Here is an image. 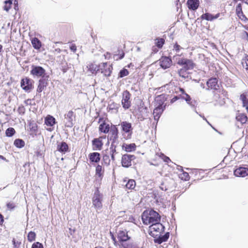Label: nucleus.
Wrapping results in <instances>:
<instances>
[{
	"instance_id": "nucleus-49",
	"label": "nucleus",
	"mask_w": 248,
	"mask_h": 248,
	"mask_svg": "<svg viewBox=\"0 0 248 248\" xmlns=\"http://www.w3.org/2000/svg\"><path fill=\"white\" fill-rule=\"evenodd\" d=\"M186 70L184 69L183 68L181 69L179 71V74L180 76L183 77L184 78H186L187 77V76H186V71H185Z\"/></svg>"
},
{
	"instance_id": "nucleus-31",
	"label": "nucleus",
	"mask_w": 248,
	"mask_h": 248,
	"mask_svg": "<svg viewBox=\"0 0 248 248\" xmlns=\"http://www.w3.org/2000/svg\"><path fill=\"white\" fill-rule=\"evenodd\" d=\"M13 0H6L4 1L3 10L7 12H9L12 7Z\"/></svg>"
},
{
	"instance_id": "nucleus-39",
	"label": "nucleus",
	"mask_w": 248,
	"mask_h": 248,
	"mask_svg": "<svg viewBox=\"0 0 248 248\" xmlns=\"http://www.w3.org/2000/svg\"><path fill=\"white\" fill-rule=\"evenodd\" d=\"M118 108V105L117 104L112 103L109 104V110H111L114 113L118 111L117 109Z\"/></svg>"
},
{
	"instance_id": "nucleus-57",
	"label": "nucleus",
	"mask_w": 248,
	"mask_h": 248,
	"mask_svg": "<svg viewBox=\"0 0 248 248\" xmlns=\"http://www.w3.org/2000/svg\"><path fill=\"white\" fill-rule=\"evenodd\" d=\"M4 222L3 216L0 213V225H2Z\"/></svg>"
},
{
	"instance_id": "nucleus-2",
	"label": "nucleus",
	"mask_w": 248,
	"mask_h": 248,
	"mask_svg": "<svg viewBox=\"0 0 248 248\" xmlns=\"http://www.w3.org/2000/svg\"><path fill=\"white\" fill-rule=\"evenodd\" d=\"M34 81L28 77L21 79L20 86L22 89L26 92H30L33 88Z\"/></svg>"
},
{
	"instance_id": "nucleus-59",
	"label": "nucleus",
	"mask_w": 248,
	"mask_h": 248,
	"mask_svg": "<svg viewBox=\"0 0 248 248\" xmlns=\"http://www.w3.org/2000/svg\"><path fill=\"white\" fill-rule=\"evenodd\" d=\"M109 234L111 236L112 239L114 241V244H115L116 243V240L115 238L114 237V235L113 234H112V233L110 232H109Z\"/></svg>"
},
{
	"instance_id": "nucleus-37",
	"label": "nucleus",
	"mask_w": 248,
	"mask_h": 248,
	"mask_svg": "<svg viewBox=\"0 0 248 248\" xmlns=\"http://www.w3.org/2000/svg\"><path fill=\"white\" fill-rule=\"evenodd\" d=\"M16 133L15 129L13 127H9L7 128L5 132V134L7 137H12Z\"/></svg>"
},
{
	"instance_id": "nucleus-3",
	"label": "nucleus",
	"mask_w": 248,
	"mask_h": 248,
	"mask_svg": "<svg viewBox=\"0 0 248 248\" xmlns=\"http://www.w3.org/2000/svg\"><path fill=\"white\" fill-rule=\"evenodd\" d=\"M150 233L152 235L157 236L164 231V226L159 222L152 224L149 227Z\"/></svg>"
},
{
	"instance_id": "nucleus-51",
	"label": "nucleus",
	"mask_w": 248,
	"mask_h": 248,
	"mask_svg": "<svg viewBox=\"0 0 248 248\" xmlns=\"http://www.w3.org/2000/svg\"><path fill=\"white\" fill-rule=\"evenodd\" d=\"M12 243H13V244L14 245L15 248H17L21 243L20 242H18L17 241L16 242V240L15 238L13 239Z\"/></svg>"
},
{
	"instance_id": "nucleus-33",
	"label": "nucleus",
	"mask_w": 248,
	"mask_h": 248,
	"mask_svg": "<svg viewBox=\"0 0 248 248\" xmlns=\"http://www.w3.org/2000/svg\"><path fill=\"white\" fill-rule=\"evenodd\" d=\"M14 144L18 148H21L25 146V142L22 139H17L15 140Z\"/></svg>"
},
{
	"instance_id": "nucleus-16",
	"label": "nucleus",
	"mask_w": 248,
	"mask_h": 248,
	"mask_svg": "<svg viewBox=\"0 0 248 248\" xmlns=\"http://www.w3.org/2000/svg\"><path fill=\"white\" fill-rule=\"evenodd\" d=\"M217 81L216 78H211L207 81V86L211 89L217 90L219 88Z\"/></svg>"
},
{
	"instance_id": "nucleus-63",
	"label": "nucleus",
	"mask_w": 248,
	"mask_h": 248,
	"mask_svg": "<svg viewBox=\"0 0 248 248\" xmlns=\"http://www.w3.org/2000/svg\"><path fill=\"white\" fill-rule=\"evenodd\" d=\"M177 99V97H175L171 99V102H174V101H175Z\"/></svg>"
},
{
	"instance_id": "nucleus-60",
	"label": "nucleus",
	"mask_w": 248,
	"mask_h": 248,
	"mask_svg": "<svg viewBox=\"0 0 248 248\" xmlns=\"http://www.w3.org/2000/svg\"><path fill=\"white\" fill-rule=\"evenodd\" d=\"M161 96L157 97L155 99V101H156V102H157L158 101H161Z\"/></svg>"
},
{
	"instance_id": "nucleus-52",
	"label": "nucleus",
	"mask_w": 248,
	"mask_h": 248,
	"mask_svg": "<svg viewBox=\"0 0 248 248\" xmlns=\"http://www.w3.org/2000/svg\"><path fill=\"white\" fill-rule=\"evenodd\" d=\"M70 49L73 52H75L77 50V46L75 44H72L70 46Z\"/></svg>"
},
{
	"instance_id": "nucleus-45",
	"label": "nucleus",
	"mask_w": 248,
	"mask_h": 248,
	"mask_svg": "<svg viewBox=\"0 0 248 248\" xmlns=\"http://www.w3.org/2000/svg\"><path fill=\"white\" fill-rule=\"evenodd\" d=\"M124 248H139L136 243H129L124 246Z\"/></svg>"
},
{
	"instance_id": "nucleus-54",
	"label": "nucleus",
	"mask_w": 248,
	"mask_h": 248,
	"mask_svg": "<svg viewBox=\"0 0 248 248\" xmlns=\"http://www.w3.org/2000/svg\"><path fill=\"white\" fill-rule=\"evenodd\" d=\"M160 188L163 191H166L168 189V188L165 185L164 183H162L160 186H159Z\"/></svg>"
},
{
	"instance_id": "nucleus-29",
	"label": "nucleus",
	"mask_w": 248,
	"mask_h": 248,
	"mask_svg": "<svg viewBox=\"0 0 248 248\" xmlns=\"http://www.w3.org/2000/svg\"><path fill=\"white\" fill-rule=\"evenodd\" d=\"M123 148H124L126 152H130L136 150V146L135 143L125 144L123 145Z\"/></svg>"
},
{
	"instance_id": "nucleus-23",
	"label": "nucleus",
	"mask_w": 248,
	"mask_h": 248,
	"mask_svg": "<svg viewBox=\"0 0 248 248\" xmlns=\"http://www.w3.org/2000/svg\"><path fill=\"white\" fill-rule=\"evenodd\" d=\"M169 236V232H167L163 235H159L157 238L155 239V242L159 244H161L164 242L167 241Z\"/></svg>"
},
{
	"instance_id": "nucleus-38",
	"label": "nucleus",
	"mask_w": 248,
	"mask_h": 248,
	"mask_svg": "<svg viewBox=\"0 0 248 248\" xmlns=\"http://www.w3.org/2000/svg\"><path fill=\"white\" fill-rule=\"evenodd\" d=\"M241 63L243 67L247 70H248V56H245V57L242 60Z\"/></svg>"
},
{
	"instance_id": "nucleus-4",
	"label": "nucleus",
	"mask_w": 248,
	"mask_h": 248,
	"mask_svg": "<svg viewBox=\"0 0 248 248\" xmlns=\"http://www.w3.org/2000/svg\"><path fill=\"white\" fill-rule=\"evenodd\" d=\"M102 195L100 193L98 189H97L93 198V204L96 209H100L102 207Z\"/></svg>"
},
{
	"instance_id": "nucleus-43",
	"label": "nucleus",
	"mask_w": 248,
	"mask_h": 248,
	"mask_svg": "<svg viewBox=\"0 0 248 248\" xmlns=\"http://www.w3.org/2000/svg\"><path fill=\"white\" fill-rule=\"evenodd\" d=\"M129 74V72L126 69H123L121 71H120L119 73V77L120 78H123L125 76H127Z\"/></svg>"
},
{
	"instance_id": "nucleus-1",
	"label": "nucleus",
	"mask_w": 248,
	"mask_h": 248,
	"mask_svg": "<svg viewBox=\"0 0 248 248\" xmlns=\"http://www.w3.org/2000/svg\"><path fill=\"white\" fill-rule=\"evenodd\" d=\"M142 220L144 224H153L160 221V216L157 212L153 210H146L142 214Z\"/></svg>"
},
{
	"instance_id": "nucleus-50",
	"label": "nucleus",
	"mask_w": 248,
	"mask_h": 248,
	"mask_svg": "<svg viewBox=\"0 0 248 248\" xmlns=\"http://www.w3.org/2000/svg\"><path fill=\"white\" fill-rule=\"evenodd\" d=\"M182 179H184L185 180H188L189 179V174L186 172H184L182 174Z\"/></svg>"
},
{
	"instance_id": "nucleus-7",
	"label": "nucleus",
	"mask_w": 248,
	"mask_h": 248,
	"mask_svg": "<svg viewBox=\"0 0 248 248\" xmlns=\"http://www.w3.org/2000/svg\"><path fill=\"white\" fill-rule=\"evenodd\" d=\"M45 73V70L41 66H33L31 74L33 76L38 77L43 76Z\"/></svg>"
},
{
	"instance_id": "nucleus-55",
	"label": "nucleus",
	"mask_w": 248,
	"mask_h": 248,
	"mask_svg": "<svg viewBox=\"0 0 248 248\" xmlns=\"http://www.w3.org/2000/svg\"><path fill=\"white\" fill-rule=\"evenodd\" d=\"M236 11L238 14H239L240 12H242L241 4H239L238 5H237L236 7Z\"/></svg>"
},
{
	"instance_id": "nucleus-20",
	"label": "nucleus",
	"mask_w": 248,
	"mask_h": 248,
	"mask_svg": "<svg viewBox=\"0 0 248 248\" xmlns=\"http://www.w3.org/2000/svg\"><path fill=\"white\" fill-rule=\"evenodd\" d=\"M240 98L243 103V106L245 107L248 112V93H243L240 95Z\"/></svg>"
},
{
	"instance_id": "nucleus-13",
	"label": "nucleus",
	"mask_w": 248,
	"mask_h": 248,
	"mask_svg": "<svg viewBox=\"0 0 248 248\" xmlns=\"http://www.w3.org/2000/svg\"><path fill=\"white\" fill-rule=\"evenodd\" d=\"M106 138V136L105 137H100L98 138L94 139L92 141L93 150H100L102 149V147L103 145L102 140L103 138Z\"/></svg>"
},
{
	"instance_id": "nucleus-40",
	"label": "nucleus",
	"mask_w": 248,
	"mask_h": 248,
	"mask_svg": "<svg viewBox=\"0 0 248 248\" xmlns=\"http://www.w3.org/2000/svg\"><path fill=\"white\" fill-rule=\"evenodd\" d=\"M96 175L101 177L103 175L102 167L100 165H97L96 167Z\"/></svg>"
},
{
	"instance_id": "nucleus-46",
	"label": "nucleus",
	"mask_w": 248,
	"mask_h": 248,
	"mask_svg": "<svg viewBox=\"0 0 248 248\" xmlns=\"http://www.w3.org/2000/svg\"><path fill=\"white\" fill-rule=\"evenodd\" d=\"M6 206L9 210H12L16 207V205L13 202H9L7 203Z\"/></svg>"
},
{
	"instance_id": "nucleus-56",
	"label": "nucleus",
	"mask_w": 248,
	"mask_h": 248,
	"mask_svg": "<svg viewBox=\"0 0 248 248\" xmlns=\"http://www.w3.org/2000/svg\"><path fill=\"white\" fill-rule=\"evenodd\" d=\"M31 99H28L25 100L24 103L26 105H31Z\"/></svg>"
},
{
	"instance_id": "nucleus-48",
	"label": "nucleus",
	"mask_w": 248,
	"mask_h": 248,
	"mask_svg": "<svg viewBox=\"0 0 248 248\" xmlns=\"http://www.w3.org/2000/svg\"><path fill=\"white\" fill-rule=\"evenodd\" d=\"M164 41L163 39H157V41L156 42V45L159 48H161L164 44Z\"/></svg>"
},
{
	"instance_id": "nucleus-15",
	"label": "nucleus",
	"mask_w": 248,
	"mask_h": 248,
	"mask_svg": "<svg viewBox=\"0 0 248 248\" xmlns=\"http://www.w3.org/2000/svg\"><path fill=\"white\" fill-rule=\"evenodd\" d=\"M234 174L237 177H244L248 175V169L244 167H240L234 170Z\"/></svg>"
},
{
	"instance_id": "nucleus-64",
	"label": "nucleus",
	"mask_w": 248,
	"mask_h": 248,
	"mask_svg": "<svg viewBox=\"0 0 248 248\" xmlns=\"http://www.w3.org/2000/svg\"><path fill=\"white\" fill-rule=\"evenodd\" d=\"M2 46L0 44V52L1 51L2 49Z\"/></svg>"
},
{
	"instance_id": "nucleus-17",
	"label": "nucleus",
	"mask_w": 248,
	"mask_h": 248,
	"mask_svg": "<svg viewBox=\"0 0 248 248\" xmlns=\"http://www.w3.org/2000/svg\"><path fill=\"white\" fill-rule=\"evenodd\" d=\"M57 150L60 153L64 154L68 151L69 147L65 142L62 141L58 144Z\"/></svg>"
},
{
	"instance_id": "nucleus-58",
	"label": "nucleus",
	"mask_w": 248,
	"mask_h": 248,
	"mask_svg": "<svg viewBox=\"0 0 248 248\" xmlns=\"http://www.w3.org/2000/svg\"><path fill=\"white\" fill-rule=\"evenodd\" d=\"M163 157H164L163 158V160H164V161L165 162H169V161H170V159L169 158V157H167V156H165V155H163Z\"/></svg>"
},
{
	"instance_id": "nucleus-42",
	"label": "nucleus",
	"mask_w": 248,
	"mask_h": 248,
	"mask_svg": "<svg viewBox=\"0 0 248 248\" xmlns=\"http://www.w3.org/2000/svg\"><path fill=\"white\" fill-rule=\"evenodd\" d=\"M26 111V108L23 105H21L17 108V112L20 115H23Z\"/></svg>"
},
{
	"instance_id": "nucleus-26",
	"label": "nucleus",
	"mask_w": 248,
	"mask_h": 248,
	"mask_svg": "<svg viewBox=\"0 0 248 248\" xmlns=\"http://www.w3.org/2000/svg\"><path fill=\"white\" fill-rule=\"evenodd\" d=\"M31 44L33 47L36 49H39L42 46L41 41L36 37H34L31 40Z\"/></svg>"
},
{
	"instance_id": "nucleus-47",
	"label": "nucleus",
	"mask_w": 248,
	"mask_h": 248,
	"mask_svg": "<svg viewBox=\"0 0 248 248\" xmlns=\"http://www.w3.org/2000/svg\"><path fill=\"white\" fill-rule=\"evenodd\" d=\"M44 89V85H43V84H42L41 83V81L40 80L39 85H38V87H37V91L38 93H41L43 91Z\"/></svg>"
},
{
	"instance_id": "nucleus-53",
	"label": "nucleus",
	"mask_w": 248,
	"mask_h": 248,
	"mask_svg": "<svg viewBox=\"0 0 248 248\" xmlns=\"http://www.w3.org/2000/svg\"><path fill=\"white\" fill-rule=\"evenodd\" d=\"M174 49L177 51V52H178L181 48L182 47L180 46H179V45H178L177 43H176L174 45Z\"/></svg>"
},
{
	"instance_id": "nucleus-11",
	"label": "nucleus",
	"mask_w": 248,
	"mask_h": 248,
	"mask_svg": "<svg viewBox=\"0 0 248 248\" xmlns=\"http://www.w3.org/2000/svg\"><path fill=\"white\" fill-rule=\"evenodd\" d=\"M109 133H111L112 134L110 140H112L113 141L111 143L112 151H113V147H115V143H116L115 140L117 138L118 130L116 127V125H111L110 129H109Z\"/></svg>"
},
{
	"instance_id": "nucleus-8",
	"label": "nucleus",
	"mask_w": 248,
	"mask_h": 248,
	"mask_svg": "<svg viewBox=\"0 0 248 248\" xmlns=\"http://www.w3.org/2000/svg\"><path fill=\"white\" fill-rule=\"evenodd\" d=\"M130 94L128 91H125L123 93L122 103L125 108H128L130 106Z\"/></svg>"
},
{
	"instance_id": "nucleus-62",
	"label": "nucleus",
	"mask_w": 248,
	"mask_h": 248,
	"mask_svg": "<svg viewBox=\"0 0 248 248\" xmlns=\"http://www.w3.org/2000/svg\"><path fill=\"white\" fill-rule=\"evenodd\" d=\"M14 8L16 11L18 10L17 1H16V5H15Z\"/></svg>"
},
{
	"instance_id": "nucleus-27",
	"label": "nucleus",
	"mask_w": 248,
	"mask_h": 248,
	"mask_svg": "<svg viewBox=\"0 0 248 248\" xmlns=\"http://www.w3.org/2000/svg\"><path fill=\"white\" fill-rule=\"evenodd\" d=\"M87 68L88 70L92 74H95L96 72H98V65L94 63H91L87 66Z\"/></svg>"
},
{
	"instance_id": "nucleus-5",
	"label": "nucleus",
	"mask_w": 248,
	"mask_h": 248,
	"mask_svg": "<svg viewBox=\"0 0 248 248\" xmlns=\"http://www.w3.org/2000/svg\"><path fill=\"white\" fill-rule=\"evenodd\" d=\"M134 155L125 154L122 156V164L124 167L128 168L131 165V161L135 159Z\"/></svg>"
},
{
	"instance_id": "nucleus-21",
	"label": "nucleus",
	"mask_w": 248,
	"mask_h": 248,
	"mask_svg": "<svg viewBox=\"0 0 248 248\" xmlns=\"http://www.w3.org/2000/svg\"><path fill=\"white\" fill-rule=\"evenodd\" d=\"M219 16V14H217L215 16H213L209 13H205L201 16V18L208 21H212L214 19L217 18Z\"/></svg>"
},
{
	"instance_id": "nucleus-35",
	"label": "nucleus",
	"mask_w": 248,
	"mask_h": 248,
	"mask_svg": "<svg viewBox=\"0 0 248 248\" xmlns=\"http://www.w3.org/2000/svg\"><path fill=\"white\" fill-rule=\"evenodd\" d=\"M184 59L185 58H181L179 55H174L172 58L173 61L179 65H181Z\"/></svg>"
},
{
	"instance_id": "nucleus-25",
	"label": "nucleus",
	"mask_w": 248,
	"mask_h": 248,
	"mask_svg": "<svg viewBox=\"0 0 248 248\" xmlns=\"http://www.w3.org/2000/svg\"><path fill=\"white\" fill-rule=\"evenodd\" d=\"M236 119L237 121L240 122L241 124H244L247 122L248 117L245 114L239 113L236 116Z\"/></svg>"
},
{
	"instance_id": "nucleus-36",
	"label": "nucleus",
	"mask_w": 248,
	"mask_h": 248,
	"mask_svg": "<svg viewBox=\"0 0 248 248\" xmlns=\"http://www.w3.org/2000/svg\"><path fill=\"white\" fill-rule=\"evenodd\" d=\"M36 238V233L32 231L30 232L27 235V239L28 241L31 242L35 240Z\"/></svg>"
},
{
	"instance_id": "nucleus-18",
	"label": "nucleus",
	"mask_w": 248,
	"mask_h": 248,
	"mask_svg": "<svg viewBox=\"0 0 248 248\" xmlns=\"http://www.w3.org/2000/svg\"><path fill=\"white\" fill-rule=\"evenodd\" d=\"M187 4L190 10L195 11L199 7L200 1L199 0H187Z\"/></svg>"
},
{
	"instance_id": "nucleus-41",
	"label": "nucleus",
	"mask_w": 248,
	"mask_h": 248,
	"mask_svg": "<svg viewBox=\"0 0 248 248\" xmlns=\"http://www.w3.org/2000/svg\"><path fill=\"white\" fill-rule=\"evenodd\" d=\"M183 98L184 99L188 104L194 106V105L192 104V102H190L191 97L188 94L185 93V95L183 96Z\"/></svg>"
},
{
	"instance_id": "nucleus-14",
	"label": "nucleus",
	"mask_w": 248,
	"mask_h": 248,
	"mask_svg": "<svg viewBox=\"0 0 248 248\" xmlns=\"http://www.w3.org/2000/svg\"><path fill=\"white\" fill-rule=\"evenodd\" d=\"M75 114L72 110L69 111L67 114L64 115V118L68 122L67 126L68 127H72L73 125V120L75 118Z\"/></svg>"
},
{
	"instance_id": "nucleus-6",
	"label": "nucleus",
	"mask_w": 248,
	"mask_h": 248,
	"mask_svg": "<svg viewBox=\"0 0 248 248\" xmlns=\"http://www.w3.org/2000/svg\"><path fill=\"white\" fill-rule=\"evenodd\" d=\"M165 108V106H163V101L159 102L158 106L154 109L153 112V115L155 120H158Z\"/></svg>"
},
{
	"instance_id": "nucleus-34",
	"label": "nucleus",
	"mask_w": 248,
	"mask_h": 248,
	"mask_svg": "<svg viewBox=\"0 0 248 248\" xmlns=\"http://www.w3.org/2000/svg\"><path fill=\"white\" fill-rule=\"evenodd\" d=\"M136 186V182L133 179L128 180L125 184V186L127 188L129 189H133Z\"/></svg>"
},
{
	"instance_id": "nucleus-12",
	"label": "nucleus",
	"mask_w": 248,
	"mask_h": 248,
	"mask_svg": "<svg viewBox=\"0 0 248 248\" xmlns=\"http://www.w3.org/2000/svg\"><path fill=\"white\" fill-rule=\"evenodd\" d=\"M195 65V63L191 60L185 58L181 66L183 67V69L188 70L193 69Z\"/></svg>"
},
{
	"instance_id": "nucleus-10",
	"label": "nucleus",
	"mask_w": 248,
	"mask_h": 248,
	"mask_svg": "<svg viewBox=\"0 0 248 248\" xmlns=\"http://www.w3.org/2000/svg\"><path fill=\"white\" fill-rule=\"evenodd\" d=\"M159 61L160 66L164 69L169 68L172 62L171 60L167 57H162Z\"/></svg>"
},
{
	"instance_id": "nucleus-44",
	"label": "nucleus",
	"mask_w": 248,
	"mask_h": 248,
	"mask_svg": "<svg viewBox=\"0 0 248 248\" xmlns=\"http://www.w3.org/2000/svg\"><path fill=\"white\" fill-rule=\"evenodd\" d=\"M31 248H44V246L42 243L36 242L32 244Z\"/></svg>"
},
{
	"instance_id": "nucleus-9",
	"label": "nucleus",
	"mask_w": 248,
	"mask_h": 248,
	"mask_svg": "<svg viewBox=\"0 0 248 248\" xmlns=\"http://www.w3.org/2000/svg\"><path fill=\"white\" fill-rule=\"evenodd\" d=\"M29 127L30 134L32 137L37 136L38 132V126L37 124L33 121H30L29 123Z\"/></svg>"
},
{
	"instance_id": "nucleus-30",
	"label": "nucleus",
	"mask_w": 248,
	"mask_h": 248,
	"mask_svg": "<svg viewBox=\"0 0 248 248\" xmlns=\"http://www.w3.org/2000/svg\"><path fill=\"white\" fill-rule=\"evenodd\" d=\"M123 130L125 132H129L132 130L131 124L127 122H123L121 124Z\"/></svg>"
},
{
	"instance_id": "nucleus-19",
	"label": "nucleus",
	"mask_w": 248,
	"mask_h": 248,
	"mask_svg": "<svg viewBox=\"0 0 248 248\" xmlns=\"http://www.w3.org/2000/svg\"><path fill=\"white\" fill-rule=\"evenodd\" d=\"M56 123L54 117L50 115H47L45 118V124L48 126H53Z\"/></svg>"
},
{
	"instance_id": "nucleus-32",
	"label": "nucleus",
	"mask_w": 248,
	"mask_h": 248,
	"mask_svg": "<svg viewBox=\"0 0 248 248\" xmlns=\"http://www.w3.org/2000/svg\"><path fill=\"white\" fill-rule=\"evenodd\" d=\"M99 131L104 133H107L108 132V124H107L105 122H103L100 124Z\"/></svg>"
},
{
	"instance_id": "nucleus-28",
	"label": "nucleus",
	"mask_w": 248,
	"mask_h": 248,
	"mask_svg": "<svg viewBox=\"0 0 248 248\" xmlns=\"http://www.w3.org/2000/svg\"><path fill=\"white\" fill-rule=\"evenodd\" d=\"M107 62H103L98 65V72L103 73L105 76H107Z\"/></svg>"
},
{
	"instance_id": "nucleus-22",
	"label": "nucleus",
	"mask_w": 248,
	"mask_h": 248,
	"mask_svg": "<svg viewBox=\"0 0 248 248\" xmlns=\"http://www.w3.org/2000/svg\"><path fill=\"white\" fill-rule=\"evenodd\" d=\"M118 238L120 241H126L129 239L127 232L124 231H119L118 233Z\"/></svg>"
},
{
	"instance_id": "nucleus-24",
	"label": "nucleus",
	"mask_w": 248,
	"mask_h": 248,
	"mask_svg": "<svg viewBox=\"0 0 248 248\" xmlns=\"http://www.w3.org/2000/svg\"><path fill=\"white\" fill-rule=\"evenodd\" d=\"M91 162L97 163L100 161V154L98 153L94 152L91 153L89 155Z\"/></svg>"
},
{
	"instance_id": "nucleus-61",
	"label": "nucleus",
	"mask_w": 248,
	"mask_h": 248,
	"mask_svg": "<svg viewBox=\"0 0 248 248\" xmlns=\"http://www.w3.org/2000/svg\"><path fill=\"white\" fill-rule=\"evenodd\" d=\"M0 159H2L3 160L6 161H7L5 157H4L3 156L1 155H0Z\"/></svg>"
}]
</instances>
